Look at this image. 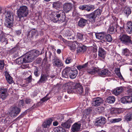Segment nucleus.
Listing matches in <instances>:
<instances>
[{
    "instance_id": "nucleus-1",
    "label": "nucleus",
    "mask_w": 132,
    "mask_h": 132,
    "mask_svg": "<svg viewBox=\"0 0 132 132\" xmlns=\"http://www.w3.org/2000/svg\"><path fill=\"white\" fill-rule=\"evenodd\" d=\"M63 10H59L52 12L51 16V20L54 22H56L58 21L63 22L66 18L65 13H68L71 10L72 5L70 3H65L63 5Z\"/></svg>"
},
{
    "instance_id": "nucleus-2",
    "label": "nucleus",
    "mask_w": 132,
    "mask_h": 132,
    "mask_svg": "<svg viewBox=\"0 0 132 132\" xmlns=\"http://www.w3.org/2000/svg\"><path fill=\"white\" fill-rule=\"evenodd\" d=\"M78 70L76 68H71L69 67H66L62 72L63 77L71 79L75 78L78 74Z\"/></svg>"
},
{
    "instance_id": "nucleus-3",
    "label": "nucleus",
    "mask_w": 132,
    "mask_h": 132,
    "mask_svg": "<svg viewBox=\"0 0 132 132\" xmlns=\"http://www.w3.org/2000/svg\"><path fill=\"white\" fill-rule=\"evenodd\" d=\"M17 13L19 21L23 22L26 20V18L29 13V11L27 6H23L20 7Z\"/></svg>"
},
{
    "instance_id": "nucleus-4",
    "label": "nucleus",
    "mask_w": 132,
    "mask_h": 132,
    "mask_svg": "<svg viewBox=\"0 0 132 132\" xmlns=\"http://www.w3.org/2000/svg\"><path fill=\"white\" fill-rule=\"evenodd\" d=\"M131 38L130 37L127 35L123 34L120 36L119 40L122 44L128 45L129 44H132Z\"/></svg>"
},
{
    "instance_id": "nucleus-5",
    "label": "nucleus",
    "mask_w": 132,
    "mask_h": 132,
    "mask_svg": "<svg viewBox=\"0 0 132 132\" xmlns=\"http://www.w3.org/2000/svg\"><path fill=\"white\" fill-rule=\"evenodd\" d=\"M65 86H66V89H67L68 90H70L71 91H72V89H76L82 86L79 83H75L73 82H69L65 84Z\"/></svg>"
},
{
    "instance_id": "nucleus-6",
    "label": "nucleus",
    "mask_w": 132,
    "mask_h": 132,
    "mask_svg": "<svg viewBox=\"0 0 132 132\" xmlns=\"http://www.w3.org/2000/svg\"><path fill=\"white\" fill-rule=\"evenodd\" d=\"M20 111V108L17 106H14L11 109L9 114L11 117L15 118L19 114Z\"/></svg>"
},
{
    "instance_id": "nucleus-7",
    "label": "nucleus",
    "mask_w": 132,
    "mask_h": 132,
    "mask_svg": "<svg viewBox=\"0 0 132 132\" xmlns=\"http://www.w3.org/2000/svg\"><path fill=\"white\" fill-rule=\"evenodd\" d=\"M40 54V52L35 50H33L26 53L25 58H35L37 57Z\"/></svg>"
},
{
    "instance_id": "nucleus-8",
    "label": "nucleus",
    "mask_w": 132,
    "mask_h": 132,
    "mask_svg": "<svg viewBox=\"0 0 132 132\" xmlns=\"http://www.w3.org/2000/svg\"><path fill=\"white\" fill-rule=\"evenodd\" d=\"M103 100L102 98L99 97H96L92 100L91 104L93 106L97 107L103 103Z\"/></svg>"
},
{
    "instance_id": "nucleus-9",
    "label": "nucleus",
    "mask_w": 132,
    "mask_h": 132,
    "mask_svg": "<svg viewBox=\"0 0 132 132\" xmlns=\"http://www.w3.org/2000/svg\"><path fill=\"white\" fill-rule=\"evenodd\" d=\"M74 121V120L73 118H70L65 122H62L61 126L62 127L65 129H69L70 128L71 125Z\"/></svg>"
},
{
    "instance_id": "nucleus-10",
    "label": "nucleus",
    "mask_w": 132,
    "mask_h": 132,
    "mask_svg": "<svg viewBox=\"0 0 132 132\" xmlns=\"http://www.w3.org/2000/svg\"><path fill=\"white\" fill-rule=\"evenodd\" d=\"M49 77V75L47 72L44 73H42L40 78L37 82V83L40 84L42 83H45L48 80V78Z\"/></svg>"
},
{
    "instance_id": "nucleus-11",
    "label": "nucleus",
    "mask_w": 132,
    "mask_h": 132,
    "mask_svg": "<svg viewBox=\"0 0 132 132\" xmlns=\"http://www.w3.org/2000/svg\"><path fill=\"white\" fill-rule=\"evenodd\" d=\"M106 120V119L105 118L101 117L97 119L95 124L96 125L101 126L105 123Z\"/></svg>"
},
{
    "instance_id": "nucleus-12",
    "label": "nucleus",
    "mask_w": 132,
    "mask_h": 132,
    "mask_svg": "<svg viewBox=\"0 0 132 132\" xmlns=\"http://www.w3.org/2000/svg\"><path fill=\"white\" fill-rule=\"evenodd\" d=\"M52 63L53 66L55 67L62 68L63 66V64L62 62L57 58L53 59Z\"/></svg>"
},
{
    "instance_id": "nucleus-13",
    "label": "nucleus",
    "mask_w": 132,
    "mask_h": 132,
    "mask_svg": "<svg viewBox=\"0 0 132 132\" xmlns=\"http://www.w3.org/2000/svg\"><path fill=\"white\" fill-rule=\"evenodd\" d=\"M78 43L76 41L74 42H68L67 45L69 48L72 51H75L76 49V45H78Z\"/></svg>"
},
{
    "instance_id": "nucleus-14",
    "label": "nucleus",
    "mask_w": 132,
    "mask_h": 132,
    "mask_svg": "<svg viewBox=\"0 0 132 132\" xmlns=\"http://www.w3.org/2000/svg\"><path fill=\"white\" fill-rule=\"evenodd\" d=\"M126 25L125 29L126 32L129 34H131L132 33V21H128Z\"/></svg>"
},
{
    "instance_id": "nucleus-15",
    "label": "nucleus",
    "mask_w": 132,
    "mask_h": 132,
    "mask_svg": "<svg viewBox=\"0 0 132 132\" xmlns=\"http://www.w3.org/2000/svg\"><path fill=\"white\" fill-rule=\"evenodd\" d=\"M121 102L123 103H129L132 102V96H125L121 99Z\"/></svg>"
},
{
    "instance_id": "nucleus-16",
    "label": "nucleus",
    "mask_w": 132,
    "mask_h": 132,
    "mask_svg": "<svg viewBox=\"0 0 132 132\" xmlns=\"http://www.w3.org/2000/svg\"><path fill=\"white\" fill-rule=\"evenodd\" d=\"M81 124L78 122L74 123L72 126L71 130L73 132H77L79 131L80 129Z\"/></svg>"
},
{
    "instance_id": "nucleus-17",
    "label": "nucleus",
    "mask_w": 132,
    "mask_h": 132,
    "mask_svg": "<svg viewBox=\"0 0 132 132\" xmlns=\"http://www.w3.org/2000/svg\"><path fill=\"white\" fill-rule=\"evenodd\" d=\"M7 90L6 89L2 88H0V98L3 101L4 100L6 97V93Z\"/></svg>"
},
{
    "instance_id": "nucleus-18",
    "label": "nucleus",
    "mask_w": 132,
    "mask_h": 132,
    "mask_svg": "<svg viewBox=\"0 0 132 132\" xmlns=\"http://www.w3.org/2000/svg\"><path fill=\"white\" fill-rule=\"evenodd\" d=\"M97 73L100 76H108L110 75V72L108 69H104L102 70H99L98 69L97 71Z\"/></svg>"
},
{
    "instance_id": "nucleus-19",
    "label": "nucleus",
    "mask_w": 132,
    "mask_h": 132,
    "mask_svg": "<svg viewBox=\"0 0 132 132\" xmlns=\"http://www.w3.org/2000/svg\"><path fill=\"white\" fill-rule=\"evenodd\" d=\"M78 44L77 45L78 47L77 50V53H83L87 49L86 47L81 43H78Z\"/></svg>"
},
{
    "instance_id": "nucleus-20",
    "label": "nucleus",
    "mask_w": 132,
    "mask_h": 132,
    "mask_svg": "<svg viewBox=\"0 0 132 132\" xmlns=\"http://www.w3.org/2000/svg\"><path fill=\"white\" fill-rule=\"evenodd\" d=\"M122 112L120 109H119L112 108L110 110L111 114L113 117H115L121 113Z\"/></svg>"
},
{
    "instance_id": "nucleus-21",
    "label": "nucleus",
    "mask_w": 132,
    "mask_h": 132,
    "mask_svg": "<svg viewBox=\"0 0 132 132\" xmlns=\"http://www.w3.org/2000/svg\"><path fill=\"white\" fill-rule=\"evenodd\" d=\"M86 17L88 18L92 23H95V19L97 17L93 12L89 14H87Z\"/></svg>"
},
{
    "instance_id": "nucleus-22",
    "label": "nucleus",
    "mask_w": 132,
    "mask_h": 132,
    "mask_svg": "<svg viewBox=\"0 0 132 132\" xmlns=\"http://www.w3.org/2000/svg\"><path fill=\"white\" fill-rule=\"evenodd\" d=\"M4 73L7 82L10 84L14 82L12 79V78L7 71H5Z\"/></svg>"
},
{
    "instance_id": "nucleus-23",
    "label": "nucleus",
    "mask_w": 132,
    "mask_h": 132,
    "mask_svg": "<svg viewBox=\"0 0 132 132\" xmlns=\"http://www.w3.org/2000/svg\"><path fill=\"white\" fill-rule=\"evenodd\" d=\"M123 90V89L122 87H118L112 91L113 94L116 95H117L122 93Z\"/></svg>"
},
{
    "instance_id": "nucleus-24",
    "label": "nucleus",
    "mask_w": 132,
    "mask_h": 132,
    "mask_svg": "<svg viewBox=\"0 0 132 132\" xmlns=\"http://www.w3.org/2000/svg\"><path fill=\"white\" fill-rule=\"evenodd\" d=\"M11 19L6 20L5 23V26L9 28H10L12 27L13 23V19L11 18Z\"/></svg>"
},
{
    "instance_id": "nucleus-25",
    "label": "nucleus",
    "mask_w": 132,
    "mask_h": 132,
    "mask_svg": "<svg viewBox=\"0 0 132 132\" xmlns=\"http://www.w3.org/2000/svg\"><path fill=\"white\" fill-rule=\"evenodd\" d=\"M87 22V20L81 18L78 21V25L79 27L83 28L86 25Z\"/></svg>"
},
{
    "instance_id": "nucleus-26",
    "label": "nucleus",
    "mask_w": 132,
    "mask_h": 132,
    "mask_svg": "<svg viewBox=\"0 0 132 132\" xmlns=\"http://www.w3.org/2000/svg\"><path fill=\"white\" fill-rule=\"evenodd\" d=\"M105 32H103L98 33L96 34V36L97 39H102L105 36Z\"/></svg>"
},
{
    "instance_id": "nucleus-27",
    "label": "nucleus",
    "mask_w": 132,
    "mask_h": 132,
    "mask_svg": "<svg viewBox=\"0 0 132 132\" xmlns=\"http://www.w3.org/2000/svg\"><path fill=\"white\" fill-rule=\"evenodd\" d=\"M98 55L102 58H104L106 54L105 51L102 48H99L98 50Z\"/></svg>"
},
{
    "instance_id": "nucleus-28",
    "label": "nucleus",
    "mask_w": 132,
    "mask_h": 132,
    "mask_svg": "<svg viewBox=\"0 0 132 132\" xmlns=\"http://www.w3.org/2000/svg\"><path fill=\"white\" fill-rule=\"evenodd\" d=\"M124 118L125 120L127 122L131 121L132 119V113H128L125 116Z\"/></svg>"
},
{
    "instance_id": "nucleus-29",
    "label": "nucleus",
    "mask_w": 132,
    "mask_h": 132,
    "mask_svg": "<svg viewBox=\"0 0 132 132\" xmlns=\"http://www.w3.org/2000/svg\"><path fill=\"white\" fill-rule=\"evenodd\" d=\"M64 35L65 37H66L69 39H70L72 38V33L71 31L69 30H66L64 34Z\"/></svg>"
},
{
    "instance_id": "nucleus-30",
    "label": "nucleus",
    "mask_w": 132,
    "mask_h": 132,
    "mask_svg": "<svg viewBox=\"0 0 132 132\" xmlns=\"http://www.w3.org/2000/svg\"><path fill=\"white\" fill-rule=\"evenodd\" d=\"M107 102L109 104L113 103L115 101V98L113 96H110L106 99Z\"/></svg>"
},
{
    "instance_id": "nucleus-31",
    "label": "nucleus",
    "mask_w": 132,
    "mask_h": 132,
    "mask_svg": "<svg viewBox=\"0 0 132 132\" xmlns=\"http://www.w3.org/2000/svg\"><path fill=\"white\" fill-rule=\"evenodd\" d=\"M85 10L87 12L92 11L95 9V6L94 5H85Z\"/></svg>"
},
{
    "instance_id": "nucleus-32",
    "label": "nucleus",
    "mask_w": 132,
    "mask_h": 132,
    "mask_svg": "<svg viewBox=\"0 0 132 132\" xmlns=\"http://www.w3.org/2000/svg\"><path fill=\"white\" fill-rule=\"evenodd\" d=\"M62 3L60 2H55L53 4V7L56 9L60 8L62 7Z\"/></svg>"
},
{
    "instance_id": "nucleus-33",
    "label": "nucleus",
    "mask_w": 132,
    "mask_h": 132,
    "mask_svg": "<svg viewBox=\"0 0 132 132\" xmlns=\"http://www.w3.org/2000/svg\"><path fill=\"white\" fill-rule=\"evenodd\" d=\"M123 11L127 17L131 13V10L130 8L127 6L125 7Z\"/></svg>"
},
{
    "instance_id": "nucleus-34",
    "label": "nucleus",
    "mask_w": 132,
    "mask_h": 132,
    "mask_svg": "<svg viewBox=\"0 0 132 132\" xmlns=\"http://www.w3.org/2000/svg\"><path fill=\"white\" fill-rule=\"evenodd\" d=\"M5 15L6 20L11 19V18L13 19V16L11 15L10 11H6Z\"/></svg>"
},
{
    "instance_id": "nucleus-35",
    "label": "nucleus",
    "mask_w": 132,
    "mask_h": 132,
    "mask_svg": "<svg viewBox=\"0 0 132 132\" xmlns=\"http://www.w3.org/2000/svg\"><path fill=\"white\" fill-rule=\"evenodd\" d=\"M98 70V69L96 67H95L92 69L89 70L87 71V72L89 74L93 75L96 73H97V71Z\"/></svg>"
},
{
    "instance_id": "nucleus-36",
    "label": "nucleus",
    "mask_w": 132,
    "mask_h": 132,
    "mask_svg": "<svg viewBox=\"0 0 132 132\" xmlns=\"http://www.w3.org/2000/svg\"><path fill=\"white\" fill-rule=\"evenodd\" d=\"M64 116L61 114H58L56 117V119L59 122H61L64 120Z\"/></svg>"
},
{
    "instance_id": "nucleus-37",
    "label": "nucleus",
    "mask_w": 132,
    "mask_h": 132,
    "mask_svg": "<svg viewBox=\"0 0 132 132\" xmlns=\"http://www.w3.org/2000/svg\"><path fill=\"white\" fill-rule=\"evenodd\" d=\"M88 65V62H87L82 65H79L77 67V69L79 70H80L81 69L87 67Z\"/></svg>"
},
{
    "instance_id": "nucleus-38",
    "label": "nucleus",
    "mask_w": 132,
    "mask_h": 132,
    "mask_svg": "<svg viewBox=\"0 0 132 132\" xmlns=\"http://www.w3.org/2000/svg\"><path fill=\"white\" fill-rule=\"evenodd\" d=\"M115 72L116 74L121 79H123V77L121 75L120 71L119 68H118L115 70Z\"/></svg>"
},
{
    "instance_id": "nucleus-39",
    "label": "nucleus",
    "mask_w": 132,
    "mask_h": 132,
    "mask_svg": "<svg viewBox=\"0 0 132 132\" xmlns=\"http://www.w3.org/2000/svg\"><path fill=\"white\" fill-rule=\"evenodd\" d=\"M84 35L80 33H78L77 35V39L80 41L84 39Z\"/></svg>"
},
{
    "instance_id": "nucleus-40",
    "label": "nucleus",
    "mask_w": 132,
    "mask_h": 132,
    "mask_svg": "<svg viewBox=\"0 0 132 132\" xmlns=\"http://www.w3.org/2000/svg\"><path fill=\"white\" fill-rule=\"evenodd\" d=\"M102 12V10L99 9H97L93 12L97 17L101 15Z\"/></svg>"
},
{
    "instance_id": "nucleus-41",
    "label": "nucleus",
    "mask_w": 132,
    "mask_h": 132,
    "mask_svg": "<svg viewBox=\"0 0 132 132\" xmlns=\"http://www.w3.org/2000/svg\"><path fill=\"white\" fill-rule=\"evenodd\" d=\"M115 25L113 24L110 25L108 31L110 34H112L113 32L114 29Z\"/></svg>"
},
{
    "instance_id": "nucleus-42",
    "label": "nucleus",
    "mask_w": 132,
    "mask_h": 132,
    "mask_svg": "<svg viewBox=\"0 0 132 132\" xmlns=\"http://www.w3.org/2000/svg\"><path fill=\"white\" fill-rule=\"evenodd\" d=\"M104 108L103 106H101L97 108L96 109V111L99 113H101L104 111Z\"/></svg>"
},
{
    "instance_id": "nucleus-43",
    "label": "nucleus",
    "mask_w": 132,
    "mask_h": 132,
    "mask_svg": "<svg viewBox=\"0 0 132 132\" xmlns=\"http://www.w3.org/2000/svg\"><path fill=\"white\" fill-rule=\"evenodd\" d=\"M122 54L127 56H129V51L127 48L123 49L122 50Z\"/></svg>"
},
{
    "instance_id": "nucleus-44",
    "label": "nucleus",
    "mask_w": 132,
    "mask_h": 132,
    "mask_svg": "<svg viewBox=\"0 0 132 132\" xmlns=\"http://www.w3.org/2000/svg\"><path fill=\"white\" fill-rule=\"evenodd\" d=\"M34 60V58H23V63L31 62Z\"/></svg>"
},
{
    "instance_id": "nucleus-45",
    "label": "nucleus",
    "mask_w": 132,
    "mask_h": 132,
    "mask_svg": "<svg viewBox=\"0 0 132 132\" xmlns=\"http://www.w3.org/2000/svg\"><path fill=\"white\" fill-rule=\"evenodd\" d=\"M25 103L26 104H30L33 103L32 100L29 97H27L25 99Z\"/></svg>"
},
{
    "instance_id": "nucleus-46",
    "label": "nucleus",
    "mask_w": 132,
    "mask_h": 132,
    "mask_svg": "<svg viewBox=\"0 0 132 132\" xmlns=\"http://www.w3.org/2000/svg\"><path fill=\"white\" fill-rule=\"evenodd\" d=\"M105 37L107 41L110 42L112 41V38L110 34H108L106 35V34L105 36Z\"/></svg>"
},
{
    "instance_id": "nucleus-47",
    "label": "nucleus",
    "mask_w": 132,
    "mask_h": 132,
    "mask_svg": "<svg viewBox=\"0 0 132 132\" xmlns=\"http://www.w3.org/2000/svg\"><path fill=\"white\" fill-rule=\"evenodd\" d=\"M21 58H17L15 61V62L18 64H20L23 63V59L22 60Z\"/></svg>"
},
{
    "instance_id": "nucleus-48",
    "label": "nucleus",
    "mask_w": 132,
    "mask_h": 132,
    "mask_svg": "<svg viewBox=\"0 0 132 132\" xmlns=\"http://www.w3.org/2000/svg\"><path fill=\"white\" fill-rule=\"evenodd\" d=\"M31 32V37L32 38L33 36L34 35L36 34L37 33V30L35 29H32L30 31Z\"/></svg>"
},
{
    "instance_id": "nucleus-49",
    "label": "nucleus",
    "mask_w": 132,
    "mask_h": 132,
    "mask_svg": "<svg viewBox=\"0 0 132 132\" xmlns=\"http://www.w3.org/2000/svg\"><path fill=\"white\" fill-rule=\"evenodd\" d=\"M76 91L80 94H82L84 92L83 88L82 86L76 90Z\"/></svg>"
},
{
    "instance_id": "nucleus-50",
    "label": "nucleus",
    "mask_w": 132,
    "mask_h": 132,
    "mask_svg": "<svg viewBox=\"0 0 132 132\" xmlns=\"http://www.w3.org/2000/svg\"><path fill=\"white\" fill-rule=\"evenodd\" d=\"M122 120L120 118H118L117 119H112L111 122L112 123H114L116 122H118Z\"/></svg>"
},
{
    "instance_id": "nucleus-51",
    "label": "nucleus",
    "mask_w": 132,
    "mask_h": 132,
    "mask_svg": "<svg viewBox=\"0 0 132 132\" xmlns=\"http://www.w3.org/2000/svg\"><path fill=\"white\" fill-rule=\"evenodd\" d=\"M57 132H66L64 128L61 127H58Z\"/></svg>"
},
{
    "instance_id": "nucleus-52",
    "label": "nucleus",
    "mask_w": 132,
    "mask_h": 132,
    "mask_svg": "<svg viewBox=\"0 0 132 132\" xmlns=\"http://www.w3.org/2000/svg\"><path fill=\"white\" fill-rule=\"evenodd\" d=\"M47 124L49 125L50 126L51 125L52 122L53 121V119L52 118L48 119V120H45Z\"/></svg>"
},
{
    "instance_id": "nucleus-53",
    "label": "nucleus",
    "mask_w": 132,
    "mask_h": 132,
    "mask_svg": "<svg viewBox=\"0 0 132 132\" xmlns=\"http://www.w3.org/2000/svg\"><path fill=\"white\" fill-rule=\"evenodd\" d=\"M4 62L3 60H0V69L2 70L4 67Z\"/></svg>"
},
{
    "instance_id": "nucleus-54",
    "label": "nucleus",
    "mask_w": 132,
    "mask_h": 132,
    "mask_svg": "<svg viewBox=\"0 0 132 132\" xmlns=\"http://www.w3.org/2000/svg\"><path fill=\"white\" fill-rule=\"evenodd\" d=\"M24 102L23 100H20L19 101L18 105L20 107H22L23 106Z\"/></svg>"
},
{
    "instance_id": "nucleus-55",
    "label": "nucleus",
    "mask_w": 132,
    "mask_h": 132,
    "mask_svg": "<svg viewBox=\"0 0 132 132\" xmlns=\"http://www.w3.org/2000/svg\"><path fill=\"white\" fill-rule=\"evenodd\" d=\"M38 70L37 67L35 69L34 72V74L36 77H38L39 75V73H38Z\"/></svg>"
},
{
    "instance_id": "nucleus-56",
    "label": "nucleus",
    "mask_w": 132,
    "mask_h": 132,
    "mask_svg": "<svg viewBox=\"0 0 132 132\" xmlns=\"http://www.w3.org/2000/svg\"><path fill=\"white\" fill-rule=\"evenodd\" d=\"M48 95V94H47L45 97L42 98L41 100V101H42L43 102H44L49 100L50 98L48 97H47Z\"/></svg>"
},
{
    "instance_id": "nucleus-57",
    "label": "nucleus",
    "mask_w": 132,
    "mask_h": 132,
    "mask_svg": "<svg viewBox=\"0 0 132 132\" xmlns=\"http://www.w3.org/2000/svg\"><path fill=\"white\" fill-rule=\"evenodd\" d=\"M38 92L37 90H36L33 93L31 94V96L32 98H34L35 97L37 96V95L38 94Z\"/></svg>"
},
{
    "instance_id": "nucleus-58",
    "label": "nucleus",
    "mask_w": 132,
    "mask_h": 132,
    "mask_svg": "<svg viewBox=\"0 0 132 132\" xmlns=\"http://www.w3.org/2000/svg\"><path fill=\"white\" fill-rule=\"evenodd\" d=\"M42 126L44 128H49L50 127L49 125L47 124V123L45 121L43 122Z\"/></svg>"
},
{
    "instance_id": "nucleus-59",
    "label": "nucleus",
    "mask_w": 132,
    "mask_h": 132,
    "mask_svg": "<svg viewBox=\"0 0 132 132\" xmlns=\"http://www.w3.org/2000/svg\"><path fill=\"white\" fill-rule=\"evenodd\" d=\"M72 61V60L71 58H66L65 61V62L67 64H69Z\"/></svg>"
},
{
    "instance_id": "nucleus-60",
    "label": "nucleus",
    "mask_w": 132,
    "mask_h": 132,
    "mask_svg": "<svg viewBox=\"0 0 132 132\" xmlns=\"http://www.w3.org/2000/svg\"><path fill=\"white\" fill-rule=\"evenodd\" d=\"M26 114V113L25 112H23L16 119L17 120H19L21 118L23 117L24 115Z\"/></svg>"
},
{
    "instance_id": "nucleus-61",
    "label": "nucleus",
    "mask_w": 132,
    "mask_h": 132,
    "mask_svg": "<svg viewBox=\"0 0 132 132\" xmlns=\"http://www.w3.org/2000/svg\"><path fill=\"white\" fill-rule=\"evenodd\" d=\"M85 4L80 5L79 7V8L82 10H85Z\"/></svg>"
},
{
    "instance_id": "nucleus-62",
    "label": "nucleus",
    "mask_w": 132,
    "mask_h": 132,
    "mask_svg": "<svg viewBox=\"0 0 132 132\" xmlns=\"http://www.w3.org/2000/svg\"><path fill=\"white\" fill-rule=\"evenodd\" d=\"M32 76L31 75H30L27 78L26 80L28 81V83H30L32 81Z\"/></svg>"
},
{
    "instance_id": "nucleus-63",
    "label": "nucleus",
    "mask_w": 132,
    "mask_h": 132,
    "mask_svg": "<svg viewBox=\"0 0 132 132\" xmlns=\"http://www.w3.org/2000/svg\"><path fill=\"white\" fill-rule=\"evenodd\" d=\"M1 41L2 42H5V45L7 44V40L6 38H3L1 39Z\"/></svg>"
},
{
    "instance_id": "nucleus-64",
    "label": "nucleus",
    "mask_w": 132,
    "mask_h": 132,
    "mask_svg": "<svg viewBox=\"0 0 132 132\" xmlns=\"http://www.w3.org/2000/svg\"><path fill=\"white\" fill-rule=\"evenodd\" d=\"M92 112V109L90 108H88L87 109L86 114L87 115H89Z\"/></svg>"
}]
</instances>
